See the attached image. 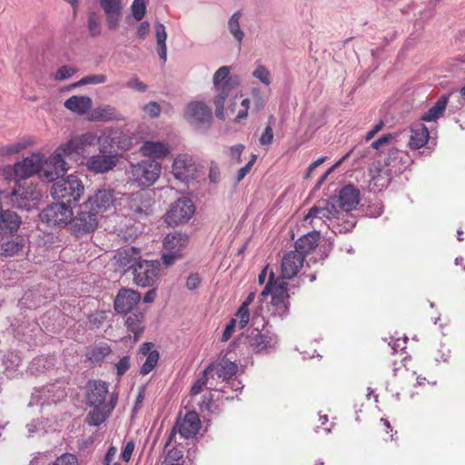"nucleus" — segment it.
<instances>
[{
    "label": "nucleus",
    "instance_id": "obj_1",
    "mask_svg": "<svg viewBox=\"0 0 465 465\" xmlns=\"http://www.w3.org/2000/svg\"><path fill=\"white\" fill-rule=\"evenodd\" d=\"M231 67L221 66L213 76V85L216 92L213 98L215 116H224V102L232 90L240 85L241 79L238 75L230 74Z\"/></svg>",
    "mask_w": 465,
    "mask_h": 465
},
{
    "label": "nucleus",
    "instance_id": "obj_2",
    "mask_svg": "<svg viewBox=\"0 0 465 465\" xmlns=\"http://www.w3.org/2000/svg\"><path fill=\"white\" fill-rule=\"evenodd\" d=\"M161 171L160 163L145 159L136 163H131L127 173L131 183L140 188H146L155 183L160 177Z\"/></svg>",
    "mask_w": 465,
    "mask_h": 465
},
{
    "label": "nucleus",
    "instance_id": "obj_3",
    "mask_svg": "<svg viewBox=\"0 0 465 465\" xmlns=\"http://www.w3.org/2000/svg\"><path fill=\"white\" fill-rule=\"evenodd\" d=\"M67 159L71 160L73 157L70 156L63 144L57 147L47 159H45L43 155L40 178L46 183H54L62 178L69 170Z\"/></svg>",
    "mask_w": 465,
    "mask_h": 465
},
{
    "label": "nucleus",
    "instance_id": "obj_4",
    "mask_svg": "<svg viewBox=\"0 0 465 465\" xmlns=\"http://www.w3.org/2000/svg\"><path fill=\"white\" fill-rule=\"evenodd\" d=\"M41 196V192L36 185L32 183H24L12 192L5 191L3 201L4 203L9 204L13 208L31 210L37 204Z\"/></svg>",
    "mask_w": 465,
    "mask_h": 465
},
{
    "label": "nucleus",
    "instance_id": "obj_5",
    "mask_svg": "<svg viewBox=\"0 0 465 465\" xmlns=\"http://www.w3.org/2000/svg\"><path fill=\"white\" fill-rule=\"evenodd\" d=\"M43 165V154L33 153L25 157L23 161L15 164H7L0 169L1 174L8 181L18 182L33 176L35 173H41Z\"/></svg>",
    "mask_w": 465,
    "mask_h": 465
},
{
    "label": "nucleus",
    "instance_id": "obj_6",
    "mask_svg": "<svg viewBox=\"0 0 465 465\" xmlns=\"http://www.w3.org/2000/svg\"><path fill=\"white\" fill-rule=\"evenodd\" d=\"M84 192L82 180L74 174L62 177L55 181L51 188V195L54 199L61 200L69 204L78 202Z\"/></svg>",
    "mask_w": 465,
    "mask_h": 465
},
{
    "label": "nucleus",
    "instance_id": "obj_7",
    "mask_svg": "<svg viewBox=\"0 0 465 465\" xmlns=\"http://www.w3.org/2000/svg\"><path fill=\"white\" fill-rule=\"evenodd\" d=\"M189 236L182 232L174 231L168 233L163 240L164 253L162 256L163 262L166 266L173 265L176 261L184 256V251L189 244Z\"/></svg>",
    "mask_w": 465,
    "mask_h": 465
},
{
    "label": "nucleus",
    "instance_id": "obj_8",
    "mask_svg": "<svg viewBox=\"0 0 465 465\" xmlns=\"http://www.w3.org/2000/svg\"><path fill=\"white\" fill-rule=\"evenodd\" d=\"M201 420L196 411L186 412L183 418L176 420L165 443V448L171 444L176 433H179L184 439L195 437L201 429Z\"/></svg>",
    "mask_w": 465,
    "mask_h": 465
},
{
    "label": "nucleus",
    "instance_id": "obj_9",
    "mask_svg": "<svg viewBox=\"0 0 465 465\" xmlns=\"http://www.w3.org/2000/svg\"><path fill=\"white\" fill-rule=\"evenodd\" d=\"M39 217L48 226H64L72 221L73 211L69 204L55 203L45 208Z\"/></svg>",
    "mask_w": 465,
    "mask_h": 465
},
{
    "label": "nucleus",
    "instance_id": "obj_10",
    "mask_svg": "<svg viewBox=\"0 0 465 465\" xmlns=\"http://www.w3.org/2000/svg\"><path fill=\"white\" fill-rule=\"evenodd\" d=\"M64 381H57L55 383L35 388L32 393L29 406L35 404L56 403L65 396Z\"/></svg>",
    "mask_w": 465,
    "mask_h": 465
},
{
    "label": "nucleus",
    "instance_id": "obj_11",
    "mask_svg": "<svg viewBox=\"0 0 465 465\" xmlns=\"http://www.w3.org/2000/svg\"><path fill=\"white\" fill-rule=\"evenodd\" d=\"M159 271V262L143 260L133 270L134 281L143 288L152 286L158 279Z\"/></svg>",
    "mask_w": 465,
    "mask_h": 465
},
{
    "label": "nucleus",
    "instance_id": "obj_12",
    "mask_svg": "<svg viewBox=\"0 0 465 465\" xmlns=\"http://www.w3.org/2000/svg\"><path fill=\"white\" fill-rule=\"evenodd\" d=\"M195 208L192 200L188 198L178 199L173 203L166 213L165 222L169 225H178L181 223H187L193 214L194 213Z\"/></svg>",
    "mask_w": 465,
    "mask_h": 465
},
{
    "label": "nucleus",
    "instance_id": "obj_13",
    "mask_svg": "<svg viewBox=\"0 0 465 465\" xmlns=\"http://www.w3.org/2000/svg\"><path fill=\"white\" fill-rule=\"evenodd\" d=\"M246 339L249 347L256 353L274 348L277 343V337L264 327L247 330Z\"/></svg>",
    "mask_w": 465,
    "mask_h": 465
},
{
    "label": "nucleus",
    "instance_id": "obj_14",
    "mask_svg": "<svg viewBox=\"0 0 465 465\" xmlns=\"http://www.w3.org/2000/svg\"><path fill=\"white\" fill-rule=\"evenodd\" d=\"M199 165L193 156L189 154L178 155L173 163L172 169L173 176L181 181L188 182L194 179L198 172Z\"/></svg>",
    "mask_w": 465,
    "mask_h": 465
},
{
    "label": "nucleus",
    "instance_id": "obj_15",
    "mask_svg": "<svg viewBox=\"0 0 465 465\" xmlns=\"http://www.w3.org/2000/svg\"><path fill=\"white\" fill-rule=\"evenodd\" d=\"M74 231L77 235L93 232L98 224L97 213L90 208H84V203L74 218L72 217Z\"/></svg>",
    "mask_w": 465,
    "mask_h": 465
},
{
    "label": "nucleus",
    "instance_id": "obj_16",
    "mask_svg": "<svg viewBox=\"0 0 465 465\" xmlns=\"http://www.w3.org/2000/svg\"><path fill=\"white\" fill-rule=\"evenodd\" d=\"M100 7L105 15L106 25L109 29H116L123 17V0H98Z\"/></svg>",
    "mask_w": 465,
    "mask_h": 465
},
{
    "label": "nucleus",
    "instance_id": "obj_17",
    "mask_svg": "<svg viewBox=\"0 0 465 465\" xmlns=\"http://www.w3.org/2000/svg\"><path fill=\"white\" fill-rule=\"evenodd\" d=\"M340 215V210L333 201L331 202H324L323 205H315L312 206L307 215L305 216L304 220H310L312 223H316V220L319 221H324V220H332L334 218H339Z\"/></svg>",
    "mask_w": 465,
    "mask_h": 465
},
{
    "label": "nucleus",
    "instance_id": "obj_18",
    "mask_svg": "<svg viewBox=\"0 0 465 465\" xmlns=\"http://www.w3.org/2000/svg\"><path fill=\"white\" fill-rule=\"evenodd\" d=\"M114 191L111 189H99L95 193L90 196L84 203V208H90L98 213L108 210L114 203Z\"/></svg>",
    "mask_w": 465,
    "mask_h": 465
},
{
    "label": "nucleus",
    "instance_id": "obj_19",
    "mask_svg": "<svg viewBox=\"0 0 465 465\" xmlns=\"http://www.w3.org/2000/svg\"><path fill=\"white\" fill-rule=\"evenodd\" d=\"M141 300L138 292L130 289H121L114 300V310L118 313H126L137 310L135 306Z\"/></svg>",
    "mask_w": 465,
    "mask_h": 465
},
{
    "label": "nucleus",
    "instance_id": "obj_20",
    "mask_svg": "<svg viewBox=\"0 0 465 465\" xmlns=\"http://www.w3.org/2000/svg\"><path fill=\"white\" fill-rule=\"evenodd\" d=\"M304 258L295 251H290L284 254L281 263L282 279H292L303 266Z\"/></svg>",
    "mask_w": 465,
    "mask_h": 465
},
{
    "label": "nucleus",
    "instance_id": "obj_21",
    "mask_svg": "<svg viewBox=\"0 0 465 465\" xmlns=\"http://www.w3.org/2000/svg\"><path fill=\"white\" fill-rule=\"evenodd\" d=\"M118 163L117 154H95L91 156L86 162L88 171L94 173H104L114 169Z\"/></svg>",
    "mask_w": 465,
    "mask_h": 465
},
{
    "label": "nucleus",
    "instance_id": "obj_22",
    "mask_svg": "<svg viewBox=\"0 0 465 465\" xmlns=\"http://www.w3.org/2000/svg\"><path fill=\"white\" fill-rule=\"evenodd\" d=\"M98 138L93 133H85L79 136H74L70 139L67 143H63V146L69 153L71 157L74 155H82L85 153V149L88 146L95 144Z\"/></svg>",
    "mask_w": 465,
    "mask_h": 465
},
{
    "label": "nucleus",
    "instance_id": "obj_23",
    "mask_svg": "<svg viewBox=\"0 0 465 465\" xmlns=\"http://www.w3.org/2000/svg\"><path fill=\"white\" fill-rule=\"evenodd\" d=\"M360 193L353 185H346L340 191L338 198H333L339 210L342 209L345 212L351 211L359 203Z\"/></svg>",
    "mask_w": 465,
    "mask_h": 465
},
{
    "label": "nucleus",
    "instance_id": "obj_24",
    "mask_svg": "<svg viewBox=\"0 0 465 465\" xmlns=\"http://www.w3.org/2000/svg\"><path fill=\"white\" fill-rule=\"evenodd\" d=\"M142 154L145 157L163 159L170 153L168 143L163 142L145 141L140 147Z\"/></svg>",
    "mask_w": 465,
    "mask_h": 465
},
{
    "label": "nucleus",
    "instance_id": "obj_25",
    "mask_svg": "<svg viewBox=\"0 0 465 465\" xmlns=\"http://www.w3.org/2000/svg\"><path fill=\"white\" fill-rule=\"evenodd\" d=\"M108 386L104 381H93L88 382L87 403L89 405L105 404Z\"/></svg>",
    "mask_w": 465,
    "mask_h": 465
},
{
    "label": "nucleus",
    "instance_id": "obj_26",
    "mask_svg": "<svg viewBox=\"0 0 465 465\" xmlns=\"http://www.w3.org/2000/svg\"><path fill=\"white\" fill-rule=\"evenodd\" d=\"M399 137L403 135L409 138V146L411 149H420L423 147L429 139V131L424 125L412 128L410 132L401 131L398 133Z\"/></svg>",
    "mask_w": 465,
    "mask_h": 465
},
{
    "label": "nucleus",
    "instance_id": "obj_27",
    "mask_svg": "<svg viewBox=\"0 0 465 465\" xmlns=\"http://www.w3.org/2000/svg\"><path fill=\"white\" fill-rule=\"evenodd\" d=\"M130 210L136 215H148L151 212V200L145 193H133L128 202Z\"/></svg>",
    "mask_w": 465,
    "mask_h": 465
},
{
    "label": "nucleus",
    "instance_id": "obj_28",
    "mask_svg": "<svg viewBox=\"0 0 465 465\" xmlns=\"http://www.w3.org/2000/svg\"><path fill=\"white\" fill-rule=\"evenodd\" d=\"M320 232L317 231L310 232L300 237L295 242V252L302 254L303 258L313 251L319 243Z\"/></svg>",
    "mask_w": 465,
    "mask_h": 465
},
{
    "label": "nucleus",
    "instance_id": "obj_29",
    "mask_svg": "<svg viewBox=\"0 0 465 465\" xmlns=\"http://www.w3.org/2000/svg\"><path fill=\"white\" fill-rule=\"evenodd\" d=\"M93 101L86 95H73L64 102V106L71 112L84 115L92 107Z\"/></svg>",
    "mask_w": 465,
    "mask_h": 465
},
{
    "label": "nucleus",
    "instance_id": "obj_30",
    "mask_svg": "<svg viewBox=\"0 0 465 465\" xmlns=\"http://www.w3.org/2000/svg\"><path fill=\"white\" fill-rule=\"evenodd\" d=\"M142 261L141 251L136 247H128L119 252L118 262L120 266L126 268V270H134Z\"/></svg>",
    "mask_w": 465,
    "mask_h": 465
},
{
    "label": "nucleus",
    "instance_id": "obj_31",
    "mask_svg": "<svg viewBox=\"0 0 465 465\" xmlns=\"http://www.w3.org/2000/svg\"><path fill=\"white\" fill-rule=\"evenodd\" d=\"M124 314L127 329L134 333V339L137 341L144 328L143 324V314L139 310Z\"/></svg>",
    "mask_w": 465,
    "mask_h": 465
},
{
    "label": "nucleus",
    "instance_id": "obj_32",
    "mask_svg": "<svg viewBox=\"0 0 465 465\" xmlns=\"http://www.w3.org/2000/svg\"><path fill=\"white\" fill-rule=\"evenodd\" d=\"M268 294L272 297H289L287 291V283L284 282H280L279 280L274 281V274L272 272L270 273L269 280L262 290L261 295L265 297Z\"/></svg>",
    "mask_w": 465,
    "mask_h": 465
},
{
    "label": "nucleus",
    "instance_id": "obj_33",
    "mask_svg": "<svg viewBox=\"0 0 465 465\" xmlns=\"http://www.w3.org/2000/svg\"><path fill=\"white\" fill-rule=\"evenodd\" d=\"M21 221L19 216L11 211H3L0 213V233L13 232L20 226Z\"/></svg>",
    "mask_w": 465,
    "mask_h": 465
},
{
    "label": "nucleus",
    "instance_id": "obj_34",
    "mask_svg": "<svg viewBox=\"0 0 465 465\" xmlns=\"http://www.w3.org/2000/svg\"><path fill=\"white\" fill-rule=\"evenodd\" d=\"M385 164L401 171L408 166L409 156L407 153L400 152L397 148L391 147L385 158Z\"/></svg>",
    "mask_w": 465,
    "mask_h": 465
},
{
    "label": "nucleus",
    "instance_id": "obj_35",
    "mask_svg": "<svg viewBox=\"0 0 465 465\" xmlns=\"http://www.w3.org/2000/svg\"><path fill=\"white\" fill-rule=\"evenodd\" d=\"M25 241L23 238L16 237L12 240L0 241V256L12 257L23 252Z\"/></svg>",
    "mask_w": 465,
    "mask_h": 465
},
{
    "label": "nucleus",
    "instance_id": "obj_36",
    "mask_svg": "<svg viewBox=\"0 0 465 465\" xmlns=\"http://www.w3.org/2000/svg\"><path fill=\"white\" fill-rule=\"evenodd\" d=\"M155 38L158 55L163 64H165L167 60V32L164 25L160 22L155 24Z\"/></svg>",
    "mask_w": 465,
    "mask_h": 465
},
{
    "label": "nucleus",
    "instance_id": "obj_37",
    "mask_svg": "<svg viewBox=\"0 0 465 465\" xmlns=\"http://www.w3.org/2000/svg\"><path fill=\"white\" fill-rule=\"evenodd\" d=\"M93 406L94 409L87 414L86 422L90 426H99L107 420L111 411L105 407V404Z\"/></svg>",
    "mask_w": 465,
    "mask_h": 465
},
{
    "label": "nucleus",
    "instance_id": "obj_38",
    "mask_svg": "<svg viewBox=\"0 0 465 465\" xmlns=\"http://www.w3.org/2000/svg\"><path fill=\"white\" fill-rule=\"evenodd\" d=\"M368 150H361L358 146L353 147L348 153H346L335 164L330 167L320 178L317 183V187H320L321 184L326 180L328 175L331 173L338 166H340L346 159L350 157V155L354 154L357 159H362L367 156Z\"/></svg>",
    "mask_w": 465,
    "mask_h": 465
},
{
    "label": "nucleus",
    "instance_id": "obj_39",
    "mask_svg": "<svg viewBox=\"0 0 465 465\" xmlns=\"http://www.w3.org/2000/svg\"><path fill=\"white\" fill-rule=\"evenodd\" d=\"M241 17L242 12L236 11L230 16L228 20V29L239 45H242L244 38V32L241 29L240 26Z\"/></svg>",
    "mask_w": 465,
    "mask_h": 465
},
{
    "label": "nucleus",
    "instance_id": "obj_40",
    "mask_svg": "<svg viewBox=\"0 0 465 465\" xmlns=\"http://www.w3.org/2000/svg\"><path fill=\"white\" fill-rule=\"evenodd\" d=\"M185 116H212V110L203 101H192L185 109Z\"/></svg>",
    "mask_w": 465,
    "mask_h": 465
},
{
    "label": "nucleus",
    "instance_id": "obj_41",
    "mask_svg": "<svg viewBox=\"0 0 465 465\" xmlns=\"http://www.w3.org/2000/svg\"><path fill=\"white\" fill-rule=\"evenodd\" d=\"M238 365L228 359H223L217 365V375L223 380H229L236 374Z\"/></svg>",
    "mask_w": 465,
    "mask_h": 465
},
{
    "label": "nucleus",
    "instance_id": "obj_42",
    "mask_svg": "<svg viewBox=\"0 0 465 465\" xmlns=\"http://www.w3.org/2000/svg\"><path fill=\"white\" fill-rule=\"evenodd\" d=\"M3 363L5 367V373L7 377H14L15 371L17 370L21 363V357L15 351H10L5 355Z\"/></svg>",
    "mask_w": 465,
    "mask_h": 465
},
{
    "label": "nucleus",
    "instance_id": "obj_43",
    "mask_svg": "<svg viewBox=\"0 0 465 465\" xmlns=\"http://www.w3.org/2000/svg\"><path fill=\"white\" fill-rule=\"evenodd\" d=\"M450 94L441 95L437 102L431 106L427 113H424L421 116H440L441 115L447 106Z\"/></svg>",
    "mask_w": 465,
    "mask_h": 465
},
{
    "label": "nucleus",
    "instance_id": "obj_44",
    "mask_svg": "<svg viewBox=\"0 0 465 465\" xmlns=\"http://www.w3.org/2000/svg\"><path fill=\"white\" fill-rule=\"evenodd\" d=\"M148 0H134L131 5L132 16L136 21H142L146 14Z\"/></svg>",
    "mask_w": 465,
    "mask_h": 465
},
{
    "label": "nucleus",
    "instance_id": "obj_45",
    "mask_svg": "<svg viewBox=\"0 0 465 465\" xmlns=\"http://www.w3.org/2000/svg\"><path fill=\"white\" fill-rule=\"evenodd\" d=\"M112 143L117 146L118 149L126 151L129 150L134 143V139L123 134L122 133L118 134L115 132L111 137Z\"/></svg>",
    "mask_w": 465,
    "mask_h": 465
},
{
    "label": "nucleus",
    "instance_id": "obj_46",
    "mask_svg": "<svg viewBox=\"0 0 465 465\" xmlns=\"http://www.w3.org/2000/svg\"><path fill=\"white\" fill-rule=\"evenodd\" d=\"M158 361H159V352L156 350L151 351L149 353V355L146 356L145 361L141 366L140 373L142 375H147L148 373H150L156 366Z\"/></svg>",
    "mask_w": 465,
    "mask_h": 465
},
{
    "label": "nucleus",
    "instance_id": "obj_47",
    "mask_svg": "<svg viewBox=\"0 0 465 465\" xmlns=\"http://www.w3.org/2000/svg\"><path fill=\"white\" fill-rule=\"evenodd\" d=\"M214 366H215L214 362L210 363L205 368V370L203 371L202 377H200L193 383L192 390H191V393L193 395H197L202 391L203 388L206 385L207 381H208L207 374L214 369Z\"/></svg>",
    "mask_w": 465,
    "mask_h": 465
},
{
    "label": "nucleus",
    "instance_id": "obj_48",
    "mask_svg": "<svg viewBox=\"0 0 465 465\" xmlns=\"http://www.w3.org/2000/svg\"><path fill=\"white\" fill-rule=\"evenodd\" d=\"M289 297H272V303L275 307V312L280 316H284L289 310Z\"/></svg>",
    "mask_w": 465,
    "mask_h": 465
},
{
    "label": "nucleus",
    "instance_id": "obj_49",
    "mask_svg": "<svg viewBox=\"0 0 465 465\" xmlns=\"http://www.w3.org/2000/svg\"><path fill=\"white\" fill-rule=\"evenodd\" d=\"M237 320V326L239 329H243L246 327L250 321V312L249 308H246V304H242L235 313V318Z\"/></svg>",
    "mask_w": 465,
    "mask_h": 465
},
{
    "label": "nucleus",
    "instance_id": "obj_50",
    "mask_svg": "<svg viewBox=\"0 0 465 465\" xmlns=\"http://www.w3.org/2000/svg\"><path fill=\"white\" fill-rule=\"evenodd\" d=\"M106 82V76L104 74H89L74 84V86H82L86 84H99Z\"/></svg>",
    "mask_w": 465,
    "mask_h": 465
},
{
    "label": "nucleus",
    "instance_id": "obj_51",
    "mask_svg": "<svg viewBox=\"0 0 465 465\" xmlns=\"http://www.w3.org/2000/svg\"><path fill=\"white\" fill-rule=\"evenodd\" d=\"M87 27L92 36H98L101 35V25L95 13H91L87 19Z\"/></svg>",
    "mask_w": 465,
    "mask_h": 465
},
{
    "label": "nucleus",
    "instance_id": "obj_52",
    "mask_svg": "<svg viewBox=\"0 0 465 465\" xmlns=\"http://www.w3.org/2000/svg\"><path fill=\"white\" fill-rule=\"evenodd\" d=\"M252 76L265 85H269L271 84V74L263 65H258L252 72Z\"/></svg>",
    "mask_w": 465,
    "mask_h": 465
},
{
    "label": "nucleus",
    "instance_id": "obj_53",
    "mask_svg": "<svg viewBox=\"0 0 465 465\" xmlns=\"http://www.w3.org/2000/svg\"><path fill=\"white\" fill-rule=\"evenodd\" d=\"M399 137L398 133L394 134H387L384 135H381L377 140L373 141L371 144V147L375 150H379L381 146L385 144L391 143L392 141H397Z\"/></svg>",
    "mask_w": 465,
    "mask_h": 465
},
{
    "label": "nucleus",
    "instance_id": "obj_54",
    "mask_svg": "<svg viewBox=\"0 0 465 465\" xmlns=\"http://www.w3.org/2000/svg\"><path fill=\"white\" fill-rule=\"evenodd\" d=\"M191 126L199 133H203L210 128L212 118H190Z\"/></svg>",
    "mask_w": 465,
    "mask_h": 465
},
{
    "label": "nucleus",
    "instance_id": "obj_55",
    "mask_svg": "<svg viewBox=\"0 0 465 465\" xmlns=\"http://www.w3.org/2000/svg\"><path fill=\"white\" fill-rule=\"evenodd\" d=\"M75 73V68L69 65H63L56 71L54 79L57 81H64L72 77Z\"/></svg>",
    "mask_w": 465,
    "mask_h": 465
},
{
    "label": "nucleus",
    "instance_id": "obj_56",
    "mask_svg": "<svg viewBox=\"0 0 465 465\" xmlns=\"http://www.w3.org/2000/svg\"><path fill=\"white\" fill-rule=\"evenodd\" d=\"M53 465H78V460L74 454L64 453L58 457Z\"/></svg>",
    "mask_w": 465,
    "mask_h": 465
},
{
    "label": "nucleus",
    "instance_id": "obj_57",
    "mask_svg": "<svg viewBox=\"0 0 465 465\" xmlns=\"http://www.w3.org/2000/svg\"><path fill=\"white\" fill-rule=\"evenodd\" d=\"M116 111L115 108L109 105V104H104L96 107L93 111L92 116H114L115 114Z\"/></svg>",
    "mask_w": 465,
    "mask_h": 465
},
{
    "label": "nucleus",
    "instance_id": "obj_58",
    "mask_svg": "<svg viewBox=\"0 0 465 465\" xmlns=\"http://www.w3.org/2000/svg\"><path fill=\"white\" fill-rule=\"evenodd\" d=\"M131 366L130 362V357L129 356H124L122 357L118 362L115 363L116 368V373L119 377L123 376Z\"/></svg>",
    "mask_w": 465,
    "mask_h": 465
},
{
    "label": "nucleus",
    "instance_id": "obj_59",
    "mask_svg": "<svg viewBox=\"0 0 465 465\" xmlns=\"http://www.w3.org/2000/svg\"><path fill=\"white\" fill-rule=\"evenodd\" d=\"M143 112L148 116H159L162 111L158 103L150 102L143 106Z\"/></svg>",
    "mask_w": 465,
    "mask_h": 465
},
{
    "label": "nucleus",
    "instance_id": "obj_60",
    "mask_svg": "<svg viewBox=\"0 0 465 465\" xmlns=\"http://www.w3.org/2000/svg\"><path fill=\"white\" fill-rule=\"evenodd\" d=\"M236 326H237V320L231 319L229 323L226 325L225 330L223 331V333L222 336L223 341H227L232 337Z\"/></svg>",
    "mask_w": 465,
    "mask_h": 465
},
{
    "label": "nucleus",
    "instance_id": "obj_61",
    "mask_svg": "<svg viewBox=\"0 0 465 465\" xmlns=\"http://www.w3.org/2000/svg\"><path fill=\"white\" fill-rule=\"evenodd\" d=\"M273 139V132L271 125H268L260 137V143L262 145L271 144Z\"/></svg>",
    "mask_w": 465,
    "mask_h": 465
},
{
    "label": "nucleus",
    "instance_id": "obj_62",
    "mask_svg": "<svg viewBox=\"0 0 465 465\" xmlns=\"http://www.w3.org/2000/svg\"><path fill=\"white\" fill-rule=\"evenodd\" d=\"M134 450V442L133 440L128 441L122 452H121V458L124 461L128 462L131 460L132 454Z\"/></svg>",
    "mask_w": 465,
    "mask_h": 465
},
{
    "label": "nucleus",
    "instance_id": "obj_63",
    "mask_svg": "<svg viewBox=\"0 0 465 465\" xmlns=\"http://www.w3.org/2000/svg\"><path fill=\"white\" fill-rule=\"evenodd\" d=\"M201 283V278L198 273H192L187 277L186 287L193 291L199 287Z\"/></svg>",
    "mask_w": 465,
    "mask_h": 465
},
{
    "label": "nucleus",
    "instance_id": "obj_64",
    "mask_svg": "<svg viewBox=\"0 0 465 465\" xmlns=\"http://www.w3.org/2000/svg\"><path fill=\"white\" fill-rule=\"evenodd\" d=\"M126 86L132 89H134L139 92H145L147 89L146 84H144L143 82H141L137 77H134L130 79L126 83Z\"/></svg>",
    "mask_w": 465,
    "mask_h": 465
}]
</instances>
